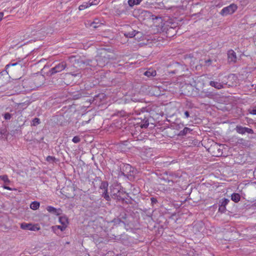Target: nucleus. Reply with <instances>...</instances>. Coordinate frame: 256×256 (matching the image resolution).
<instances>
[{
	"label": "nucleus",
	"mask_w": 256,
	"mask_h": 256,
	"mask_svg": "<svg viewBox=\"0 0 256 256\" xmlns=\"http://www.w3.org/2000/svg\"><path fill=\"white\" fill-rule=\"evenodd\" d=\"M6 132L4 130H1L0 131V138H3V136H5L6 135Z\"/></svg>",
	"instance_id": "de8ad7c7"
},
{
	"label": "nucleus",
	"mask_w": 256,
	"mask_h": 256,
	"mask_svg": "<svg viewBox=\"0 0 256 256\" xmlns=\"http://www.w3.org/2000/svg\"><path fill=\"white\" fill-rule=\"evenodd\" d=\"M145 154H146V158H150L151 156H152V154H151V152H148V150H145V151H144L142 153V156H144Z\"/></svg>",
	"instance_id": "7c9ffc66"
},
{
	"label": "nucleus",
	"mask_w": 256,
	"mask_h": 256,
	"mask_svg": "<svg viewBox=\"0 0 256 256\" xmlns=\"http://www.w3.org/2000/svg\"><path fill=\"white\" fill-rule=\"evenodd\" d=\"M46 210L50 213H52L53 214H56V215H59L60 214V209L58 210L56 208H55L52 206H48L46 208Z\"/></svg>",
	"instance_id": "a211bd4d"
},
{
	"label": "nucleus",
	"mask_w": 256,
	"mask_h": 256,
	"mask_svg": "<svg viewBox=\"0 0 256 256\" xmlns=\"http://www.w3.org/2000/svg\"><path fill=\"white\" fill-rule=\"evenodd\" d=\"M122 204H128L130 203V200L126 198V196H124V200H120Z\"/></svg>",
	"instance_id": "58836bf2"
},
{
	"label": "nucleus",
	"mask_w": 256,
	"mask_h": 256,
	"mask_svg": "<svg viewBox=\"0 0 256 256\" xmlns=\"http://www.w3.org/2000/svg\"><path fill=\"white\" fill-rule=\"evenodd\" d=\"M121 190L120 186L116 184L112 185L110 187V193L112 197H114L116 195L118 192Z\"/></svg>",
	"instance_id": "f8f14e48"
},
{
	"label": "nucleus",
	"mask_w": 256,
	"mask_h": 256,
	"mask_svg": "<svg viewBox=\"0 0 256 256\" xmlns=\"http://www.w3.org/2000/svg\"><path fill=\"white\" fill-rule=\"evenodd\" d=\"M96 60L97 62V65L100 67H103L108 63L107 61H106L100 55L96 57Z\"/></svg>",
	"instance_id": "ddd939ff"
},
{
	"label": "nucleus",
	"mask_w": 256,
	"mask_h": 256,
	"mask_svg": "<svg viewBox=\"0 0 256 256\" xmlns=\"http://www.w3.org/2000/svg\"><path fill=\"white\" fill-rule=\"evenodd\" d=\"M210 85L218 90L223 88V85L221 83L214 81H210Z\"/></svg>",
	"instance_id": "6ab92c4d"
},
{
	"label": "nucleus",
	"mask_w": 256,
	"mask_h": 256,
	"mask_svg": "<svg viewBox=\"0 0 256 256\" xmlns=\"http://www.w3.org/2000/svg\"><path fill=\"white\" fill-rule=\"evenodd\" d=\"M167 178L164 179L168 181V183L172 182V184H170V186H172L174 182H177L178 180L181 177L178 173H175L172 172H166Z\"/></svg>",
	"instance_id": "f03ea898"
},
{
	"label": "nucleus",
	"mask_w": 256,
	"mask_h": 256,
	"mask_svg": "<svg viewBox=\"0 0 256 256\" xmlns=\"http://www.w3.org/2000/svg\"><path fill=\"white\" fill-rule=\"evenodd\" d=\"M163 20L164 22L162 26V29L163 31H166L168 32V31L171 30H174L178 26V23L175 22L174 19L170 18L169 17L166 19H164Z\"/></svg>",
	"instance_id": "f257e3e1"
},
{
	"label": "nucleus",
	"mask_w": 256,
	"mask_h": 256,
	"mask_svg": "<svg viewBox=\"0 0 256 256\" xmlns=\"http://www.w3.org/2000/svg\"><path fill=\"white\" fill-rule=\"evenodd\" d=\"M0 180H3L4 182H9L10 180L6 175L0 176Z\"/></svg>",
	"instance_id": "72a5a7b5"
},
{
	"label": "nucleus",
	"mask_w": 256,
	"mask_h": 256,
	"mask_svg": "<svg viewBox=\"0 0 256 256\" xmlns=\"http://www.w3.org/2000/svg\"><path fill=\"white\" fill-rule=\"evenodd\" d=\"M158 8H162V9L166 8V10L170 9V8H166L164 6V3H162V2L158 4Z\"/></svg>",
	"instance_id": "37998d69"
},
{
	"label": "nucleus",
	"mask_w": 256,
	"mask_h": 256,
	"mask_svg": "<svg viewBox=\"0 0 256 256\" xmlns=\"http://www.w3.org/2000/svg\"><path fill=\"white\" fill-rule=\"evenodd\" d=\"M140 34L141 33L139 32H136L135 30H132L130 32H126L124 33V35L127 38H132L136 36V34Z\"/></svg>",
	"instance_id": "dca6fc26"
},
{
	"label": "nucleus",
	"mask_w": 256,
	"mask_h": 256,
	"mask_svg": "<svg viewBox=\"0 0 256 256\" xmlns=\"http://www.w3.org/2000/svg\"><path fill=\"white\" fill-rule=\"evenodd\" d=\"M102 24L100 22L98 19H94V20L90 24V26L94 28H96L100 26Z\"/></svg>",
	"instance_id": "aec40b11"
},
{
	"label": "nucleus",
	"mask_w": 256,
	"mask_h": 256,
	"mask_svg": "<svg viewBox=\"0 0 256 256\" xmlns=\"http://www.w3.org/2000/svg\"><path fill=\"white\" fill-rule=\"evenodd\" d=\"M185 118H188L190 116V112L188 111H185L184 112Z\"/></svg>",
	"instance_id": "49530a36"
},
{
	"label": "nucleus",
	"mask_w": 256,
	"mask_h": 256,
	"mask_svg": "<svg viewBox=\"0 0 256 256\" xmlns=\"http://www.w3.org/2000/svg\"><path fill=\"white\" fill-rule=\"evenodd\" d=\"M237 8L236 5L232 4L228 6L223 8L220 11V14L223 16L232 14L237 10Z\"/></svg>",
	"instance_id": "423d86ee"
},
{
	"label": "nucleus",
	"mask_w": 256,
	"mask_h": 256,
	"mask_svg": "<svg viewBox=\"0 0 256 256\" xmlns=\"http://www.w3.org/2000/svg\"><path fill=\"white\" fill-rule=\"evenodd\" d=\"M102 192V196L107 201H110V198L108 192V189L103 190Z\"/></svg>",
	"instance_id": "393cba45"
},
{
	"label": "nucleus",
	"mask_w": 256,
	"mask_h": 256,
	"mask_svg": "<svg viewBox=\"0 0 256 256\" xmlns=\"http://www.w3.org/2000/svg\"><path fill=\"white\" fill-rule=\"evenodd\" d=\"M16 67V70H21L22 68V64L20 61L16 62H12L8 64L6 66V70L7 73L9 72H12L14 71L15 69L12 67Z\"/></svg>",
	"instance_id": "39448f33"
},
{
	"label": "nucleus",
	"mask_w": 256,
	"mask_h": 256,
	"mask_svg": "<svg viewBox=\"0 0 256 256\" xmlns=\"http://www.w3.org/2000/svg\"><path fill=\"white\" fill-rule=\"evenodd\" d=\"M3 16H4L3 12H0V21L2 20Z\"/></svg>",
	"instance_id": "603ef678"
},
{
	"label": "nucleus",
	"mask_w": 256,
	"mask_h": 256,
	"mask_svg": "<svg viewBox=\"0 0 256 256\" xmlns=\"http://www.w3.org/2000/svg\"><path fill=\"white\" fill-rule=\"evenodd\" d=\"M130 168V165L127 164V165L126 166V168Z\"/></svg>",
	"instance_id": "864d4df0"
},
{
	"label": "nucleus",
	"mask_w": 256,
	"mask_h": 256,
	"mask_svg": "<svg viewBox=\"0 0 256 256\" xmlns=\"http://www.w3.org/2000/svg\"><path fill=\"white\" fill-rule=\"evenodd\" d=\"M229 202H230V200L228 199L224 198V199L222 200V202H220V204L226 207V205L228 204V203Z\"/></svg>",
	"instance_id": "f704fd0d"
},
{
	"label": "nucleus",
	"mask_w": 256,
	"mask_h": 256,
	"mask_svg": "<svg viewBox=\"0 0 256 256\" xmlns=\"http://www.w3.org/2000/svg\"><path fill=\"white\" fill-rule=\"evenodd\" d=\"M72 141L75 144L78 143L80 141V138L78 136H75L73 138Z\"/></svg>",
	"instance_id": "c9c22d12"
},
{
	"label": "nucleus",
	"mask_w": 256,
	"mask_h": 256,
	"mask_svg": "<svg viewBox=\"0 0 256 256\" xmlns=\"http://www.w3.org/2000/svg\"><path fill=\"white\" fill-rule=\"evenodd\" d=\"M12 118V114L8 112H6L4 114V118L6 120H9Z\"/></svg>",
	"instance_id": "e433bc0d"
},
{
	"label": "nucleus",
	"mask_w": 256,
	"mask_h": 256,
	"mask_svg": "<svg viewBox=\"0 0 256 256\" xmlns=\"http://www.w3.org/2000/svg\"><path fill=\"white\" fill-rule=\"evenodd\" d=\"M100 2V0H90L88 1L89 5L90 6H93V5H96L99 4Z\"/></svg>",
	"instance_id": "473e14b6"
},
{
	"label": "nucleus",
	"mask_w": 256,
	"mask_h": 256,
	"mask_svg": "<svg viewBox=\"0 0 256 256\" xmlns=\"http://www.w3.org/2000/svg\"><path fill=\"white\" fill-rule=\"evenodd\" d=\"M235 130L236 132L241 134H244L246 133L250 134H253L254 133L252 129L248 128L243 127L240 125H237L235 128Z\"/></svg>",
	"instance_id": "0eeeda50"
},
{
	"label": "nucleus",
	"mask_w": 256,
	"mask_h": 256,
	"mask_svg": "<svg viewBox=\"0 0 256 256\" xmlns=\"http://www.w3.org/2000/svg\"><path fill=\"white\" fill-rule=\"evenodd\" d=\"M40 122V120L38 118H35L32 120V126H36Z\"/></svg>",
	"instance_id": "c85d7f7f"
},
{
	"label": "nucleus",
	"mask_w": 256,
	"mask_h": 256,
	"mask_svg": "<svg viewBox=\"0 0 256 256\" xmlns=\"http://www.w3.org/2000/svg\"><path fill=\"white\" fill-rule=\"evenodd\" d=\"M20 228L24 230H30L32 231H36L40 230V228H38L36 225L25 222L21 224Z\"/></svg>",
	"instance_id": "6e6552de"
},
{
	"label": "nucleus",
	"mask_w": 256,
	"mask_h": 256,
	"mask_svg": "<svg viewBox=\"0 0 256 256\" xmlns=\"http://www.w3.org/2000/svg\"><path fill=\"white\" fill-rule=\"evenodd\" d=\"M66 64L65 62H62L55 66L49 70V74L50 76L53 75L56 73L59 72L64 70L66 68Z\"/></svg>",
	"instance_id": "20e7f679"
},
{
	"label": "nucleus",
	"mask_w": 256,
	"mask_h": 256,
	"mask_svg": "<svg viewBox=\"0 0 256 256\" xmlns=\"http://www.w3.org/2000/svg\"><path fill=\"white\" fill-rule=\"evenodd\" d=\"M108 62L109 60H114L115 58L114 56V54L112 52H109L106 51V50H104L100 52V54Z\"/></svg>",
	"instance_id": "9d476101"
},
{
	"label": "nucleus",
	"mask_w": 256,
	"mask_h": 256,
	"mask_svg": "<svg viewBox=\"0 0 256 256\" xmlns=\"http://www.w3.org/2000/svg\"><path fill=\"white\" fill-rule=\"evenodd\" d=\"M22 86L25 91H30L34 90L36 87H38L34 84L33 80L31 79H26L22 80Z\"/></svg>",
	"instance_id": "7ed1b4c3"
},
{
	"label": "nucleus",
	"mask_w": 256,
	"mask_h": 256,
	"mask_svg": "<svg viewBox=\"0 0 256 256\" xmlns=\"http://www.w3.org/2000/svg\"><path fill=\"white\" fill-rule=\"evenodd\" d=\"M228 57L229 62H236V52L232 50L228 51Z\"/></svg>",
	"instance_id": "9b49d317"
},
{
	"label": "nucleus",
	"mask_w": 256,
	"mask_h": 256,
	"mask_svg": "<svg viewBox=\"0 0 256 256\" xmlns=\"http://www.w3.org/2000/svg\"><path fill=\"white\" fill-rule=\"evenodd\" d=\"M126 192L122 189L118 192V193L113 198L118 201L124 200V196H126Z\"/></svg>",
	"instance_id": "4468645a"
},
{
	"label": "nucleus",
	"mask_w": 256,
	"mask_h": 256,
	"mask_svg": "<svg viewBox=\"0 0 256 256\" xmlns=\"http://www.w3.org/2000/svg\"><path fill=\"white\" fill-rule=\"evenodd\" d=\"M200 64L205 66H209L212 65V60L209 58L208 60H200Z\"/></svg>",
	"instance_id": "412c9836"
},
{
	"label": "nucleus",
	"mask_w": 256,
	"mask_h": 256,
	"mask_svg": "<svg viewBox=\"0 0 256 256\" xmlns=\"http://www.w3.org/2000/svg\"><path fill=\"white\" fill-rule=\"evenodd\" d=\"M4 189L8 190H12V188H10L9 186H4Z\"/></svg>",
	"instance_id": "8fccbe9b"
},
{
	"label": "nucleus",
	"mask_w": 256,
	"mask_h": 256,
	"mask_svg": "<svg viewBox=\"0 0 256 256\" xmlns=\"http://www.w3.org/2000/svg\"><path fill=\"white\" fill-rule=\"evenodd\" d=\"M112 222H114L115 224H119L120 223L122 222V220L120 218H114Z\"/></svg>",
	"instance_id": "a19ab883"
},
{
	"label": "nucleus",
	"mask_w": 256,
	"mask_h": 256,
	"mask_svg": "<svg viewBox=\"0 0 256 256\" xmlns=\"http://www.w3.org/2000/svg\"><path fill=\"white\" fill-rule=\"evenodd\" d=\"M108 183L106 182H102L100 186V188L104 190L108 189Z\"/></svg>",
	"instance_id": "c756f323"
},
{
	"label": "nucleus",
	"mask_w": 256,
	"mask_h": 256,
	"mask_svg": "<svg viewBox=\"0 0 256 256\" xmlns=\"http://www.w3.org/2000/svg\"><path fill=\"white\" fill-rule=\"evenodd\" d=\"M158 18H162V16H155L154 18H152L153 20H154V19L157 20V19H158Z\"/></svg>",
	"instance_id": "3c124183"
},
{
	"label": "nucleus",
	"mask_w": 256,
	"mask_h": 256,
	"mask_svg": "<svg viewBox=\"0 0 256 256\" xmlns=\"http://www.w3.org/2000/svg\"><path fill=\"white\" fill-rule=\"evenodd\" d=\"M144 74L148 78H152L156 76V70L152 68H148Z\"/></svg>",
	"instance_id": "2eb2a0df"
},
{
	"label": "nucleus",
	"mask_w": 256,
	"mask_h": 256,
	"mask_svg": "<svg viewBox=\"0 0 256 256\" xmlns=\"http://www.w3.org/2000/svg\"><path fill=\"white\" fill-rule=\"evenodd\" d=\"M226 210V207L220 204L219 205L218 211L221 212H224Z\"/></svg>",
	"instance_id": "ea45409f"
},
{
	"label": "nucleus",
	"mask_w": 256,
	"mask_h": 256,
	"mask_svg": "<svg viewBox=\"0 0 256 256\" xmlns=\"http://www.w3.org/2000/svg\"><path fill=\"white\" fill-rule=\"evenodd\" d=\"M212 95L210 92H204L202 91L200 95V96L202 98H204L206 97L210 98Z\"/></svg>",
	"instance_id": "cd10ccee"
},
{
	"label": "nucleus",
	"mask_w": 256,
	"mask_h": 256,
	"mask_svg": "<svg viewBox=\"0 0 256 256\" xmlns=\"http://www.w3.org/2000/svg\"><path fill=\"white\" fill-rule=\"evenodd\" d=\"M140 16H144L148 18H150L151 16H154L153 15H152V14L147 10H142L140 13Z\"/></svg>",
	"instance_id": "a878e982"
},
{
	"label": "nucleus",
	"mask_w": 256,
	"mask_h": 256,
	"mask_svg": "<svg viewBox=\"0 0 256 256\" xmlns=\"http://www.w3.org/2000/svg\"><path fill=\"white\" fill-rule=\"evenodd\" d=\"M88 4H89L88 2H85L83 3L82 4H81L79 6V7H78L79 10H84L86 8H88L89 6H90Z\"/></svg>",
	"instance_id": "bb28decb"
},
{
	"label": "nucleus",
	"mask_w": 256,
	"mask_h": 256,
	"mask_svg": "<svg viewBox=\"0 0 256 256\" xmlns=\"http://www.w3.org/2000/svg\"><path fill=\"white\" fill-rule=\"evenodd\" d=\"M55 227H56L58 229H60L62 232L66 228V226H63V225H62V226H56Z\"/></svg>",
	"instance_id": "79ce46f5"
},
{
	"label": "nucleus",
	"mask_w": 256,
	"mask_h": 256,
	"mask_svg": "<svg viewBox=\"0 0 256 256\" xmlns=\"http://www.w3.org/2000/svg\"><path fill=\"white\" fill-rule=\"evenodd\" d=\"M46 160L47 162H56V159L55 157L48 156L46 157Z\"/></svg>",
	"instance_id": "2f4dec72"
},
{
	"label": "nucleus",
	"mask_w": 256,
	"mask_h": 256,
	"mask_svg": "<svg viewBox=\"0 0 256 256\" xmlns=\"http://www.w3.org/2000/svg\"><path fill=\"white\" fill-rule=\"evenodd\" d=\"M248 112L250 114L256 115V108L252 110H249Z\"/></svg>",
	"instance_id": "a18cd8bd"
},
{
	"label": "nucleus",
	"mask_w": 256,
	"mask_h": 256,
	"mask_svg": "<svg viewBox=\"0 0 256 256\" xmlns=\"http://www.w3.org/2000/svg\"><path fill=\"white\" fill-rule=\"evenodd\" d=\"M59 222L62 225L67 226L68 219L66 216H60L59 218Z\"/></svg>",
	"instance_id": "5701e85b"
},
{
	"label": "nucleus",
	"mask_w": 256,
	"mask_h": 256,
	"mask_svg": "<svg viewBox=\"0 0 256 256\" xmlns=\"http://www.w3.org/2000/svg\"><path fill=\"white\" fill-rule=\"evenodd\" d=\"M40 207V203L38 202L34 201L32 202L30 205V208L33 210H36Z\"/></svg>",
	"instance_id": "b1692460"
},
{
	"label": "nucleus",
	"mask_w": 256,
	"mask_h": 256,
	"mask_svg": "<svg viewBox=\"0 0 256 256\" xmlns=\"http://www.w3.org/2000/svg\"><path fill=\"white\" fill-rule=\"evenodd\" d=\"M222 145H218V144H215L212 146L211 149L212 150V152L214 156H222Z\"/></svg>",
	"instance_id": "1a4fd4ad"
},
{
	"label": "nucleus",
	"mask_w": 256,
	"mask_h": 256,
	"mask_svg": "<svg viewBox=\"0 0 256 256\" xmlns=\"http://www.w3.org/2000/svg\"><path fill=\"white\" fill-rule=\"evenodd\" d=\"M192 131L190 128L185 127L182 130L180 131L178 136H186L188 133H190Z\"/></svg>",
	"instance_id": "f3484780"
},
{
	"label": "nucleus",
	"mask_w": 256,
	"mask_h": 256,
	"mask_svg": "<svg viewBox=\"0 0 256 256\" xmlns=\"http://www.w3.org/2000/svg\"><path fill=\"white\" fill-rule=\"evenodd\" d=\"M150 200H151L152 204H154L158 202L156 198H154V197H152L150 198Z\"/></svg>",
	"instance_id": "c03bdc74"
},
{
	"label": "nucleus",
	"mask_w": 256,
	"mask_h": 256,
	"mask_svg": "<svg viewBox=\"0 0 256 256\" xmlns=\"http://www.w3.org/2000/svg\"><path fill=\"white\" fill-rule=\"evenodd\" d=\"M153 3H152L151 2H148V1H146V5L147 6H150V5L151 4H152Z\"/></svg>",
	"instance_id": "09e8293b"
},
{
	"label": "nucleus",
	"mask_w": 256,
	"mask_h": 256,
	"mask_svg": "<svg viewBox=\"0 0 256 256\" xmlns=\"http://www.w3.org/2000/svg\"><path fill=\"white\" fill-rule=\"evenodd\" d=\"M149 125L148 122L146 120L140 126L142 128H147Z\"/></svg>",
	"instance_id": "4c0bfd02"
},
{
	"label": "nucleus",
	"mask_w": 256,
	"mask_h": 256,
	"mask_svg": "<svg viewBox=\"0 0 256 256\" xmlns=\"http://www.w3.org/2000/svg\"><path fill=\"white\" fill-rule=\"evenodd\" d=\"M231 199L234 202H238L240 200V196L238 193H234L231 196Z\"/></svg>",
	"instance_id": "4be33fe9"
}]
</instances>
